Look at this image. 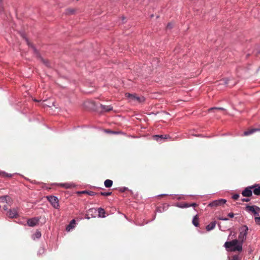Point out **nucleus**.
<instances>
[{"mask_svg":"<svg viewBox=\"0 0 260 260\" xmlns=\"http://www.w3.org/2000/svg\"><path fill=\"white\" fill-rule=\"evenodd\" d=\"M248 228L246 225L243 226L240 230L239 235V240L235 239L231 241L226 242L224 247L230 251H241L242 250V243L245 240L247 235Z\"/></svg>","mask_w":260,"mask_h":260,"instance_id":"1","label":"nucleus"},{"mask_svg":"<svg viewBox=\"0 0 260 260\" xmlns=\"http://www.w3.org/2000/svg\"><path fill=\"white\" fill-rule=\"evenodd\" d=\"M252 192L255 195L260 194V186L257 185L246 187L242 192V195H252Z\"/></svg>","mask_w":260,"mask_h":260,"instance_id":"2","label":"nucleus"},{"mask_svg":"<svg viewBox=\"0 0 260 260\" xmlns=\"http://www.w3.org/2000/svg\"><path fill=\"white\" fill-rule=\"evenodd\" d=\"M125 97L128 100L129 102L134 103H141L145 101L143 96H138L136 94H132L129 93L125 94Z\"/></svg>","mask_w":260,"mask_h":260,"instance_id":"3","label":"nucleus"},{"mask_svg":"<svg viewBox=\"0 0 260 260\" xmlns=\"http://www.w3.org/2000/svg\"><path fill=\"white\" fill-rule=\"evenodd\" d=\"M226 202V200L223 199H220L216 200H214L213 202H211L209 205L208 206L213 207V208H216L217 207L223 206L224 204H225Z\"/></svg>","mask_w":260,"mask_h":260,"instance_id":"4","label":"nucleus"},{"mask_svg":"<svg viewBox=\"0 0 260 260\" xmlns=\"http://www.w3.org/2000/svg\"><path fill=\"white\" fill-rule=\"evenodd\" d=\"M48 201L55 208H58L59 207L58 199L56 196H46Z\"/></svg>","mask_w":260,"mask_h":260,"instance_id":"5","label":"nucleus"},{"mask_svg":"<svg viewBox=\"0 0 260 260\" xmlns=\"http://www.w3.org/2000/svg\"><path fill=\"white\" fill-rule=\"evenodd\" d=\"M246 210L252 212L254 215H258L257 211H260V208L254 206H247L246 207Z\"/></svg>","mask_w":260,"mask_h":260,"instance_id":"6","label":"nucleus"},{"mask_svg":"<svg viewBox=\"0 0 260 260\" xmlns=\"http://www.w3.org/2000/svg\"><path fill=\"white\" fill-rule=\"evenodd\" d=\"M39 219L38 217H34L27 220V224L30 226H34L38 224Z\"/></svg>","mask_w":260,"mask_h":260,"instance_id":"7","label":"nucleus"},{"mask_svg":"<svg viewBox=\"0 0 260 260\" xmlns=\"http://www.w3.org/2000/svg\"><path fill=\"white\" fill-rule=\"evenodd\" d=\"M7 215L10 218H13L17 217V212L14 210H10L7 213Z\"/></svg>","mask_w":260,"mask_h":260,"instance_id":"8","label":"nucleus"},{"mask_svg":"<svg viewBox=\"0 0 260 260\" xmlns=\"http://www.w3.org/2000/svg\"><path fill=\"white\" fill-rule=\"evenodd\" d=\"M120 193H125L126 194H133V192L131 190L128 189L126 187H122L119 189Z\"/></svg>","mask_w":260,"mask_h":260,"instance_id":"9","label":"nucleus"},{"mask_svg":"<svg viewBox=\"0 0 260 260\" xmlns=\"http://www.w3.org/2000/svg\"><path fill=\"white\" fill-rule=\"evenodd\" d=\"M260 131V129H258V128L251 129L245 131L244 132L243 135L244 136H248V135H249L250 134H252L254 132H257V131Z\"/></svg>","mask_w":260,"mask_h":260,"instance_id":"10","label":"nucleus"},{"mask_svg":"<svg viewBox=\"0 0 260 260\" xmlns=\"http://www.w3.org/2000/svg\"><path fill=\"white\" fill-rule=\"evenodd\" d=\"M192 224L198 227L199 225V217L198 215L194 216L193 219H192Z\"/></svg>","mask_w":260,"mask_h":260,"instance_id":"11","label":"nucleus"},{"mask_svg":"<svg viewBox=\"0 0 260 260\" xmlns=\"http://www.w3.org/2000/svg\"><path fill=\"white\" fill-rule=\"evenodd\" d=\"M98 213H99V216L101 217H105L106 216L105 215V211L104 209L100 208L98 209Z\"/></svg>","mask_w":260,"mask_h":260,"instance_id":"12","label":"nucleus"},{"mask_svg":"<svg viewBox=\"0 0 260 260\" xmlns=\"http://www.w3.org/2000/svg\"><path fill=\"white\" fill-rule=\"evenodd\" d=\"M215 225L216 223L215 222H212L206 226V230L208 231H211L214 229Z\"/></svg>","mask_w":260,"mask_h":260,"instance_id":"13","label":"nucleus"},{"mask_svg":"<svg viewBox=\"0 0 260 260\" xmlns=\"http://www.w3.org/2000/svg\"><path fill=\"white\" fill-rule=\"evenodd\" d=\"M113 184V181L110 179H107L105 181L104 185L106 187H110Z\"/></svg>","mask_w":260,"mask_h":260,"instance_id":"14","label":"nucleus"},{"mask_svg":"<svg viewBox=\"0 0 260 260\" xmlns=\"http://www.w3.org/2000/svg\"><path fill=\"white\" fill-rule=\"evenodd\" d=\"M101 108L103 111L106 112L109 111L112 109V107L110 106L102 105Z\"/></svg>","mask_w":260,"mask_h":260,"instance_id":"15","label":"nucleus"},{"mask_svg":"<svg viewBox=\"0 0 260 260\" xmlns=\"http://www.w3.org/2000/svg\"><path fill=\"white\" fill-rule=\"evenodd\" d=\"M0 200H2L3 201H6L8 204L10 203V198L8 196L0 197Z\"/></svg>","mask_w":260,"mask_h":260,"instance_id":"16","label":"nucleus"},{"mask_svg":"<svg viewBox=\"0 0 260 260\" xmlns=\"http://www.w3.org/2000/svg\"><path fill=\"white\" fill-rule=\"evenodd\" d=\"M154 137L155 138L156 140L157 141H159V139H167L168 138L167 135H155L154 136Z\"/></svg>","mask_w":260,"mask_h":260,"instance_id":"17","label":"nucleus"},{"mask_svg":"<svg viewBox=\"0 0 260 260\" xmlns=\"http://www.w3.org/2000/svg\"><path fill=\"white\" fill-rule=\"evenodd\" d=\"M208 110H209V111H214L216 112H218V111H223L224 110V109L223 108L214 107V108H211L209 109Z\"/></svg>","mask_w":260,"mask_h":260,"instance_id":"18","label":"nucleus"},{"mask_svg":"<svg viewBox=\"0 0 260 260\" xmlns=\"http://www.w3.org/2000/svg\"><path fill=\"white\" fill-rule=\"evenodd\" d=\"M0 175L3 177H11L13 176V175L8 174L5 172H2L0 173Z\"/></svg>","mask_w":260,"mask_h":260,"instance_id":"19","label":"nucleus"},{"mask_svg":"<svg viewBox=\"0 0 260 260\" xmlns=\"http://www.w3.org/2000/svg\"><path fill=\"white\" fill-rule=\"evenodd\" d=\"M197 205L196 203H193L192 204H184L183 206H180L181 208H186L190 206L196 207Z\"/></svg>","mask_w":260,"mask_h":260,"instance_id":"20","label":"nucleus"},{"mask_svg":"<svg viewBox=\"0 0 260 260\" xmlns=\"http://www.w3.org/2000/svg\"><path fill=\"white\" fill-rule=\"evenodd\" d=\"M60 185L65 188H70L72 186V184L69 183L60 184Z\"/></svg>","mask_w":260,"mask_h":260,"instance_id":"21","label":"nucleus"},{"mask_svg":"<svg viewBox=\"0 0 260 260\" xmlns=\"http://www.w3.org/2000/svg\"><path fill=\"white\" fill-rule=\"evenodd\" d=\"M254 220L256 224L260 225V217H255Z\"/></svg>","mask_w":260,"mask_h":260,"instance_id":"22","label":"nucleus"},{"mask_svg":"<svg viewBox=\"0 0 260 260\" xmlns=\"http://www.w3.org/2000/svg\"><path fill=\"white\" fill-rule=\"evenodd\" d=\"M232 260H241V258L238 255H235L232 257Z\"/></svg>","mask_w":260,"mask_h":260,"instance_id":"23","label":"nucleus"},{"mask_svg":"<svg viewBox=\"0 0 260 260\" xmlns=\"http://www.w3.org/2000/svg\"><path fill=\"white\" fill-rule=\"evenodd\" d=\"M72 223H71L67 227V230L68 231H70V230L73 228V226L72 225Z\"/></svg>","mask_w":260,"mask_h":260,"instance_id":"24","label":"nucleus"},{"mask_svg":"<svg viewBox=\"0 0 260 260\" xmlns=\"http://www.w3.org/2000/svg\"><path fill=\"white\" fill-rule=\"evenodd\" d=\"M41 236V234L40 232H38L36 233V236L37 238H40Z\"/></svg>","mask_w":260,"mask_h":260,"instance_id":"25","label":"nucleus"},{"mask_svg":"<svg viewBox=\"0 0 260 260\" xmlns=\"http://www.w3.org/2000/svg\"><path fill=\"white\" fill-rule=\"evenodd\" d=\"M228 216L230 218H233L234 216V214L233 213H230Z\"/></svg>","mask_w":260,"mask_h":260,"instance_id":"26","label":"nucleus"},{"mask_svg":"<svg viewBox=\"0 0 260 260\" xmlns=\"http://www.w3.org/2000/svg\"><path fill=\"white\" fill-rule=\"evenodd\" d=\"M81 193H87L88 194V195H93V194H91L90 192L87 191H83L81 192Z\"/></svg>","mask_w":260,"mask_h":260,"instance_id":"27","label":"nucleus"},{"mask_svg":"<svg viewBox=\"0 0 260 260\" xmlns=\"http://www.w3.org/2000/svg\"><path fill=\"white\" fill-rule=\"evenodd\" d=\"M68 11L69 13L71 14H73L75 12V10L74 9H69Z\"/></svg>","mask_w":260,"mask_h":260,"instance_id":"28","label":"nucleus"},{"mask_svg":"<svg viewBox=\"0 0 260 260\" xmlns=\"http://www.w3.org/2000/svg\"><path fill=\"white\" fill-rule=\"evenodd\" d=\"M219 219L221 220H228V218H223V217H219Z\"/></svg>","mask_w":260,"mask_h":260,"instance_id":"29","label":"nucleus"},{"mask_svg":"<svg viewBox=\"0 0 260 260\" xmlns=\"http://www.w3.org/2000/svg\"><path fill=\"white\" fill-rule=\"evenodd\" d=\"M233 197V198L235 200H237L238 199L239 196H232Z\"/></svg>","mask_w":260,"mask_h":260,"instance_id":"30","label":"nucleus"},{"mask_svg":"<svg viewBox=\"0 0 260 260\" xmlns=\"http://www.w3.org/2000/svg\"><path fill=\"white\" fill-rule=\"evenodd\" d=\"M111 193L110 192H107L106 193H101V195H107V196H108V195H110Z\"/></svg>","mask_w":260,"mask_h":260,"instance_id":"31","label":"nucleus"},{"mask_svg":"<svg viewBox=\"0 0 260 260\" xmlns=\"http://www.w3.org/2000/svg\"><path fill=\"white\" fill-rule=\"evenodd\" d=\"M168 28H172V25L170 23H169L167 26Z\"/></svg>","mask_w":260,"mask_h":260,"instance_id":"32","label":"nucleus"},{"mask_svg":"<svg viewBox=\"0 0 260 260\" xmlns=\"http://www.w3.org/2000/svg\"><path fill=\"white\" fill-rule=\"evenodd\" d=\"M242 200H243V201H245V202H248V201H249V199H243Z\"/></svg>","mask_w":260,"mask_h":260,"instance_id":"33","label":"nucleus"},{"mask_svg":"<svg viewBox=\"0 0 260 260\" xmlns=\"http://www.w3.org/2000/svg\"><path fill=\"white\" fill-rule=\"evenodd\" d=\"M75 220H72V221H71L72 224V223H75Z\"/></svg>","mask_w":260,"mask_h":260,"instance_id":"34","label":"nucleus"},{"mask_svg":"<svg viewBox=\"0 0 260 260\" xmlns=\"http://www.w3.org/2000/svg\"><path fill=\"white\" fill-rule=\"evenodd\" d=\"M49 106V107H50V105H46V104H43V106Z\"/></svg>","mask_w":260,"mask_h":260,"instance_id":"35","label":"nucleus"},{"mask_svg":"<svg viewBox=\"0 0 260 260\" xmlns=\"http://www.w3.org/2000/svg\"><path fill=\"white\" fill-rule=\"evenodd\" d=\"M26 42L27 43L28 45H30V43L28 42V40H26Z\"/></svg>","mask_w":260,"mask_h":260,"instance_id":"36","label":"nucleus"},{"mask_svg":"<svg viewBox=\"0 0 260 260\" xmlns=\"http://www.w3.org/2000/svg\"><path fill=\"white\" fill-rule=\"evenodd\" d=\"M110 133H114V132H110Z\"/></svg>","mask_w":260,"mask_h":260,"instance_id":"37","label":"nucleus"},{"mask_svg":"<svg viewBox=\"0 0 260 260\" xmlns=\"http://www.w3.org/2000/svg\"><path fill=\"white\" fill-rule=\"evenodd\" d=\"M161 195L165 196V195H166V194H161Z\"/></svg>","mask_w":260,"mask_h":260,"instance_id":"38","label":"nucleus"}]
</instances>
